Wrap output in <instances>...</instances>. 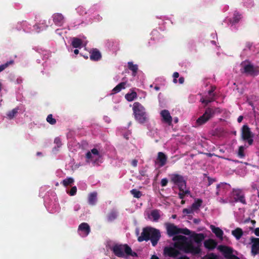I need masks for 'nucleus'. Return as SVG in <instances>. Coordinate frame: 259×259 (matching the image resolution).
<instances>
[{"label":"nucleus","mask_w":259,"mask_h":259,"mask_svg":"<svg viewBox=\"0 0 259 259\" xmlns=\"http://www.w3.org/2000/svg\"><path fill=\"white\" fill-rule=\"evenodd\" d=\"M74 53L75 54V55H77L78 53H79V51L77 49H75L74 50Z\"/></svg>","instance_id":"680f3d73"},{"label":"nucleus","mask_w":259,"mask_h":259,"mask_svg":"<svg viewBox=\"0 0 259 259\" xmlns=\"http://www.w3.org/2000/svg\"><path fill=\"white\" fill-rule=\"evenodd\" d=\"M137 98V94L135 91L128 93L125 95V98L128 102H132Z\"/></svg>","instance_id":"393cba45"},{"label":"nucleus","mask_w":259,"mask_h":259,"mask_svg":"<svg viewBox=\"0 0 259 259\" xmlns=\"http://www.w3.org/2000/svg\"><path fill=\"white\" fill-rule=\"evenodd\" d=\"M193 210L191 207L190 208H186L183 210V213L186 214L193 213Z\"/></svg>","instance_id":"a19ab883"},{"label":"nucleus","mask_w":259,"mask_h":259,"mask_svg":"<svg viewBox=\"0 0 259 259\" xmlns=\"http://www.w3.org/2000/svg\"><path fill=\"white\" fill-rule=\"evenodd\" d=\"M172 76L175 78H177L179 77V73L177 72H175L173 73Z\"/></svg>","instance_id":"603ef678"},{"label":"nucleus","mask_w":259,"mask_h":259,"mask_svg":"<svg viewBox=\"0 0 259 259\" xmlns=\"http://www.w3.org/2000/svg\"><path fill=\"white\" fill-rule=\"evenodd\" d=\"M111 250L116 256L119 257H124V253L127 255L137 256V253L135 252H133L131 248L126 244H115L112 246Z\"/></svg>","instance_id":"20e7f679"},{"label":"nucleus","mask_w":259,"mask_h":259,"mask_svg":"<svg viewBox=\"0 0 259 259\" xmlns=\"http://www.w3.org/2000/svg\"><path fill=\"white\" fill-rule=\"evenodd\" d=\"M229 201L230 203L240 202L243 204H246L244 194L243 191L240 189L233 190L230 194Z\"/></svg>","instance_id":"39448f33"},{"label":"nucleus","mask_w":259,"mask_h":259,"mask_svg":"<svg viewBox=\"0 0 259 259\" xmlns=\"http://www.w3.org/2000/svg\"><path fill=\"white\" fill-rule=\"evenodd\" d=\"M171 217H172V219H176V217H177V215L176 214H173V215H172Z\"/></svg>","instance_id":"774afa93"},{"label":"nucleus","mask_w":259,"mask_h":259,"mask_svg":"<svg viewBox=\"0 0 259 259\" xmlns=\"http://www.w3.org/2000/svg\"><path fill=\"white\" fill-rule=\"evenodd\" d=\"M14 61L13 60H11L6 62V63L0 65V72L4 70L6 68H7L10 65L13 64Z\"/></svg>","instance_id":"f704fd0d"},{"label":"nucleus","mask_w":259,"mask_h":259,"mask_svg":"<svg viewBox=\"0 0 259 259\" xmlns=\"http://www.w3.org/2000/svg\"><path fill=\"white\" fill-rule=\"evenodd\" d=\"M185 189H183L182 190H180V192L179 193V197L181 199H183L186 196L184 192V190Z\"/></svg>","instance_id":"37998d69"},{"label":"nucleus","mask_w":259,"mask_h":259,"mask_svg":"<svg viewBox=\"0 0 259 259\" xmlns=\"http://www.w3.org/2000/svg\"><path fill=\"white\" fill-rule=\"evenodd\" d=\"M161 237L160 231L157 229L147 227L143 229L141 236L138 237V241L140 242L143 241L150 240L153 246H155Z\"/></svg>","instance_id":"f03ea898"},{"label":"nucleus","mask_w":259,"mask_h":259,"mask_svg":"<svg viewBox=\"0 0 259 259\" xmlns=\"http://www.w3.org/2000/svg\"><path fill=\"white\" fill-rule=\"evenodd\" d=\"M91 152L92 153V154H94V155H97L99 157H100V153L99 152V151L96 148H93L91 150Z\"/></svg>","instance_id":"c03bdc74"},{"label":"nucleus","mask_w":259,"mask_h":259,"mask_svg":"<svg viewBox=\"0 0 259 259\" xmlns=\"http://www.w3.org/2000/svg\"><path fill=\"white\" fill-rule=\"evenodd\" d=\"M208 180V186L211 185L213 182L216 181L215 179L211 178L209 176L207 177Z\"/></svg>","instance_id":"79ce46f5"},{"label":"nucleus","mask_w":259,"mask_h":259,"mask_svg":"<svg viewBox=\"0 0 259 259\" xmlns=\"http://www.w3.org/2000/svg\"><path fill=\"white\" fill-rule=\"evenodd\" d=\"M241 136L243 140L253 137L252 133L247 125H243L241 130Z\"/></svg>","instance_id":"f8f14e48"},{"label":"nucleus","mask_w":259,"mask_h":259,"mask_svg":"<svg viewBox=\"0 0 259 259\" xmlns=\"http://www.w3.org/2000/svg\"><path fill=\"white\" fill-rule=\"evenodd\" d=\"M244 147L243 146H241L239 147L238 152L237 155L240 158H244L245 157V154L244 152Z\"/></svg>","instance_id":"473e14b6"},{"label":"nucleus","mask_w":259,"mask_h":259,"mask_svg":"<svg viewBox=\"0 0 259 259\" xmlns=\"http://www.w3.org/2000/svg\"><path fill=\"white\" fill-rule=\"evenodd\" d=\"M254 234L256 236H259V228H256L254 230Z\"/></svg>","instance_id":"864d4df0"},{"label":"nucleus","mask_w":259,"mask_h":259,"mask_svg":"<svg viewBox=\"0 0 259 259\" xmlns=\"http://www.w3.org/2000/svg\"><path fill=\"white\" fill-rule=\"evenodd\" d=\"M74 182V180L72 178H67L66 179H64L62 182V185L65 186L67 187L69 185H71L72 184H73Z\"/></svg>","instance_id":"c756f323"},{"label":"nucleus","mask_w":259,"mask_h":259,"mask_svg":"<svg viewBox=\"0 0 259 259\" xmlns=\"http://www.w3.org/2000/svg\"><path fill=\"white\" fill-rule=\"evenodd\" d=\"M184 194L186 195H187V194H190V191L188 190H185L184 189Z\"/></svg>","instance_id":"4d7b16f0"},{"label":"nucleus","mask_w":259,"mask_h":259,"mask_svg":"<svg viewBox=\"0 0 259 259\" xmlns=\"http://www.w3.org/2000/svg\"><path fill=\"white\" fill-rule=\"evenodd\" d=\"M71 45L73 48H80L82 45V41L81 39L77 37H73L72 38Z\"/></svg>","instance_id":"b1692460"},{"label":"nucleus","mask_w":259,"mask_h":259,"mask_svg":"<svg viewBox=\"0 0 259 259\" xmlns=\"http://www.w3.org/2000/svg\"><path fill=\"white\" fill-rule=\"evenodd\" d=\"M205 259H219L218 256L213 253H211L206 256Z\"/></svg>","instance_id":"58836bf2"},{"label":"nucleus","mask_w":259,"mask_h":259,"mask_svg":"<svg viewBox=\"0 0 259 259\" xmlns=\"http://www.w3.org/2000/svg\"><path fill=\"white\" fill-rule=\"evenodd\" d=\"M126 82H121L117 84L113 90L112 92L114 93H117L119 92L122 89H125Z\"/></svg>","instance_id":"bb28decb"},{"label":"nucleus","mask_w":259,"mask_h":259,"mask_svg":"<svg viewBox=\"0 0 259 259\" xmlns=\"http://www.w3.org/2000/svg\"><path fill=\"white\" fill-rule=\"evenodd\" d=\"M160 115L163 122L167 123L168 125L172 124V118L168 110L164 109L160 112Z\"/></svg>","instance_id":"9b49d317"},{"label":"nucleus","mask_w":259,"mask_h":259,"mask_svg":"<svg viewBox=\"0 0 259 259\" xmlns=\"http://www.w3.org/2000/svg\"><path fill=\"white\" fill-rule=\"evenodd\" d=\"M127 65L128 68L132 71V75L136 76L138 70V66L134 64L133 62H128Z\"/></svg>","instance_id":"412c9836"},{"label":"nucleus","mask_w":259,"mask_h":259,"mask_svg":"<svg viewBox=\"0 0 259 259\" xmlns=\"http://www.w3.org/2000/svg\"><path fill=\"white\" fill-rule=\"evenodd\" d=\"M97 200V193L93 192L89 195L88 202L90 205H94L96 204Z\"/></svg>","instance_id":"aec40b11"},{"label":"nucleus","mask_w":259,"mask_h":259,"mask_svg":"<svg viewBox=\"0 0 259 259\" xmlns=\"http://www.w3.org/2000/svg\"><path fill=\"white\" fill-rule=\"evenodd\" d=\"M243 119V116H241H241H239L238 117L237 121H238L239 123H240V122H241L242 121Z\"/></svg>","instance_id":"5fc2aeb1"},{"label":"nucleus","mask_w":259,"mask_h":259,"mask_svg":"<svg viewBox=\"0 0 259 259\" xmlns=\"http://www.w3.org/2000/svg\"><path fill=\"white\" fill-rule=\"evenodd\" d=\"M133 110L135 118L139 123L143 124L148 120L145 108L141 103L138 102H135Z\"/></svg>","instance_id":"7ed1b4c3"},{"label":"nucleus","mask_w":259,"mask_h":259,"mask_svg":"<svg viewBox=\"0 0 259 259\" xmlns=\"http://www.w3.org/2000/svg\"><path fill=\"white\" fill-rule=\"evenodd\" d=\"M78 231L82 232L83 236H87L91 232L90 227L88 223H82L78 226Z\"/></svg>","instance_id":"ddd939ff"},{"label":"nucleus","mask_w":259,"mask_h":259,"mask_svg":"<svg viewBox=\"0 0 259 259\" xmlns=\"http://www.w3.org/2000/svg\"><path fill=\"white\" fill-rule=\"evenodd\" d=\"M151 259H159L156 255H153L151 257Z\"/></svg>","instance_id":"052dcab7"},{"label":"nucleus","mask_w":259,"mask_h":259,"mask_svg":"<svg viewBox=\"0 0 259 259\" xmlns=\"http://www.w3.org/2000/svg\"><path fill=\"white\" fill-rule=\"evenodd\" d=\"M241 18V16L239 13H235L233 18L232 23H238Z\"/></svg>","instance_id":"2f4dec72"},{"label":"nucleus","mask_w":259,"mask_h":259,"mask_svg":"<svg viewBox=\"0 0 259 259\" xmlns=\"http://www.w3.org/2000/svg\"><path fill=\"white\" fill-rule=\"evenodd\" d=\"M247 63V64H246V62H244L241 63V65L243 67V71L242 72L253 76H257L259 74V67L253 66L248 61Z\"/></svg>","instance_id":"6e6552de"},{"label":"nucleus","mask_w":259,"mask_h":259,"mask_svg":"<svg viewBox=\"0 0 259 259\" xmlns=\"http://www.w3.org/2000/svg\"><path fill=\"white\" fill-rule=\"evenodd\" d=\"M90 59L92 61H98L102 58L100 52L97 49H93L90 51Z\"/></svg>","instance_id":"4468645a"},{"label":"nucleus","mask_w":259,"mask_h":259,"mask_svg":"<svg viewBox=\"0 0 259 259\" xmlns=\"http://www.w3.org/2000/svg\"><path fill=\"white\" fill-rule=\"evenodd\" d=\"M92 153L90 151L86 153L85 157L87 159H90L92 158Z\"/></svg>","instance_id":"09e8293b"},{"label":"nucleus","mask_w":259,"mask_h":259,"mask_svg":"<svg viewBox=\"0 0 259 259\" xmlns=\"http://www.w3.org/2000/svg\"><path fill=\"white\" fill-rule=\"evenodd\" d=\"M156 160L157 162L159 163V166L162 167L164 166L166 163L167 156L164 153L159 152L158 153Z\"/></svg>","instance_id":"2eb2a0df"},{"label":"nucleus","mask_w":259,"mask_h":259,"mask_svg":"<svg viewBox=\"0 0 259 259\" xmlns=\"http://www.w3.org/2000/svg\"><path fill=\"white\" fill-rule=\"evenodd\" d=\"M18 110H19V108L17 107V108H15L13 109L11 111H9L7 113V117L9 119H13L16 115V114L18 113Z\"/></svg>","instance_id":"cd10ccee"},{"label":"nucleus","mask_w":259,"mask_h":259,"mask_svg":"<svg viewBox=\"0 0 259 259\" xmlns=\"http://www.w3.org/2000/svg\"><path fill=\"white\" fill-rule=\"evenodd\" d=\"M131 193L136 198H140L142 195V192L136 189L131 190Z\"/></svg>","instance_id":"7c9ffc66"},{"label":"nucleus","mask_w":259,"mask_h":259,"mask_svg":"<svg viewBox=\"0 0 259 259\" xmlns=\"http://www.w3.org/2000/svg\"><path fill=\"white\" fill-rule=\"evenodd\" d=\"M117 217V212L115 210H112L107 215V219L109 222H112Z\"/></svg>","instance_id":"a878e982"},{"label":"nucleus","mask_w":259,"mask_h":259,"mask_svg":"<svg viewBox=\"0 0 259 259\" xmlns=\"http://www.w3.org/2000/svg\"><path fill=\"white\" fill-rule=\"evenodd\" d=\"M176 248L178 249V248H176L175 246L174 247H165L164 248V253L169 257L176 258L180 254V251ZM178 249H179L178 248Z\"/></svg>","instance_id":"9d476101"},{"label":"nucleus","mask_w":259,"mask_h":259,"mask_svg":"<svg viewBox=\"0 0 259 259\" xmlns=\"http://www.w3.org/2000/svg\"><path fill=\"white\" fill-rule=\"evenodd\" d=\"M215 112V111L213 108H207L203 114L197 119L196 124L198 125H201L204 124L214 116Z\"/></svg>","instance_id":"423d86ee"},{"label":"nucleus","mask_w":259,"mask_h":259,"mask_svg":"<svg viewBox=\"0 0 259 259\" xmlns=\"http://www.w3.org/2000/svg\"><path fill=\"white\" fill-rule=\"evenodd\" d=\"M243 231L240 228H237L232 231V234L236 238L237 240H239L243 235Z\"/></svg>","instance_id":"4be33fe9"},{"label":"nucleus","mask_w":259,"mask_h":259,"mask_svg":"<svg viewBox=\"0 0 259 259\" xmlns=\"http://www.w3.org/2000/svg\"><path fill=\"white\" fill-rule=\"evenodd\" d=\"M210 228L212 232L216 235V236L220 239L223 238V231L219 227H216L213 225H210Z\"/></svg>","instance_id":"a211bd4d"},{"label":"nucleus","mask_w":259,"mask_h":259,"mask_svg":"<svg viewBox=\"0 0 259 259\" xmlns=\"http://www.w3.org/2000/svg\"><path fill=\"white\" fill-rule=\"evenodd\" d=\"M154 89L156 91H159L160 90V88L158 86H155L154 87Z\"/></svg>","instance_id":"69168bd1"},{"label":"nucleus","mask_w":259,"mask_h":259,"mask_svg":"<svg viewBox=\"0 0 259 259\" xmlns=\"http://www.w3.org/2000/svg\"><path fill=\"white\" fill-rule=\"evenodd\" d=\"M202 200L201 199H197L195 200L194 202L192 204L191 208L192 209L193 211L199 209V207L202 204Z\"/></svg>","instance_id":"5701e85b"},{"label":"nucleus","mask_w":259,"mask_h":259,"mask_svg":"<svg viewBox=\"0 0 259 259\" xmlns=\"http://www.w3.org/2000/svg\"><path fill=\"white\" fill-rule=\"evenodd\" d=\"M210 102H211V101L209 100H204L202 101V103H205L206 104H208V103H210Z\"/></svg>","instance_id":"bf43d9fd"},{"label":"nucleus","mask_w":259,"mask_h":259,"mask_svg":"<svg viewBox=\"0 0 259 259\" xmlns=\"http://www.w3.org/2000/svg\"><path fill=\"white\" fill-rule=\"evenodd\" d=\"M213 91H214V90H213V89H212L211 90H209V91H208V94H209V95H211V94L213 93Z\"/></svg>","instance_id":"e2e57ef3"},{"label":"nucleus","mask_w":259,"mask_h":259,"mask_svg":"<svg viewBox=\"0 0 259 259\" xmlns=\"http://www.w3.org/2000/svg\"><path fill=\"white\" fill-rule=\"evenodd\" d=\"M140 174L141 176H145L146 175H145V171L144 170H141L140 171Z\"/></svg>","instance_id":"13d9d810"},{"label":"nucleus","mask_w":259,"mask_h":259,"mask_svg":"<svg viewBox=\"0 0 259 259\" xmlns=\"http://www.w3.org/2000/svg\"><path fill=\"white\" fill-rule=\"evenodd\" d=\"M167 234L169 237L174 236V235H178L180 234V228H179L177 226L171 223H166L165 224Z\"/></svg>","instance_id":"1a4fd4ad"},{"label":"nucleus","mask_w":259,"mask_h":259,"mask_svg":"<svg viewBox=\"0 0 259 259\" xmlns=\"http://www.w3.org/2000/svg\"><path fill=\"white\" fill-rule=\"evenodd\" d=\"M138 161L136 159H134L132 161V165L136 167L137 166Z\"/></svg>","instance_id":"8fccbe9b"},{"label":"nucleus","mask_w":259,"mask_h":259,"mask_svg":"<svg viewBox=\"0 0 259 259\" xmlns=\"http://www.w3.org/2000/svg\"><path fill=\"white\" fill-rule=\"evenodd\" d=\"M47 121L52 125H54L56 123V120L53 117V115L51 114L48 115Z\"/></svg>","instance_id":"72a5a7b5"},{"label":"nucleus","mask_w":259,"mask_h":259,"mask_svg":"<svg viewBox=\"0 0 259 259\" xmlns=\"http://www.w3.org/2000/svg\"><path fill=\"white\" fill-rule=\"evenodd\" d=\"M191 237L197 243V246H194L191 239H188L187 237L183 235L174 236L172 240L175 241L174 245L175 247L183 250L186 253H191L193 255L198 254L201 252L200 247L205 236L203 233H194Z\"/></svg>","instance_id":"f257e3e1"},{"label":"nucleus","mask_w":259,"mask_h":259,"mask_svg":"<svg viewBox=\"0 0 259 259\" xmlns=\"http://www.w3.org/2000/svg\"><path fill=\"white\" fill-rule=\"evenodd\" d=\"M244 141H247L249 145H251L253 144V140L252 137L249 138L248 139H243Z\"/></svg>","instance_id":"49530a36"},{"label":"nucleus","mask_w":259,"mask_h":259,"mask_svg":"<svg viewBox=\"0 0 259 259\" xmlns=\"http://www.w3.org/2000/svg\"><path fill=\"white\" fill-rule=\"evenodd\" d=\"M178 121H179V119L178 117L174 118V122L175 123H177L178 122Z\"/></svg>","instance_id":"0e129e2a"},{"label":"nucleus","mask_w":259,"mask_h":259,"mask_svg":"<svg viewBox=\"0 0 259 259\" xmlns=\"http://www.w3.org/2000/svg\"><path fill=\"white\" fill-rule=\"evenodd\" d=\"M173 82H174L175 83H177V82H178L177 78H174Z\"/></svg>","instance_id":"338daca9"},{"label":"nucleus","mask_w":259,"mask_h":259,"mask_svg":"<svg viewBox=\"0 0 259 259\" xmlns=\"http://www.w3.org/2000/svg\"><path fill=\"white\" fill-rule=\"evenodd\" d=\"M151 215L152 217L153 221L157 222L160 217L159 210L158 209H154L152 210L151 212Z\"/></svg>","instance_id":"c85d7f7f"},{"label":"nucleus","mask_w":259,"mask_h":259,"mask_svg":"<svg viewBox=\"0 0 259 259\" xmlns=\"http://www.w3.org/2000/svg\"><path fill=\"white\" fill-rule=\"evenodd\" d=\"M184 77H180L179 79V82L180 84H183L184 82Z\"/></svg>","instance_id":"3c124183"},{"label":"nucleus","mask_w":259,"mask_h":259,"mask_svg":"<svg viewBox=\"0 0 259 259\" xmlns=\"http://www.w3.org/2000/svg\"><path fill=\"white\" fill-rule=\"evenodd\" d=\"M180 234H183L186 235H189L191 234V231L187 228L181 229L180 230Z\"/></svg>","instance_id":"e433bc0d"},{"label":"nucleus","mask_w":259,"mask_h":259,"mask_svg":"<svg viewBox=\"0 0 259 259\" xmlns=\"http://www.w3.org/2000/svg\"><path fill=\"white\" fill-rule=\"evenodd\" d=\"M40 24L38 23L34 25V28L36 30L37 32H39L40 31L48 27V25H44L43 27L39 26Z\"/></svg>","instance_id":"c9c22d12"},{"label":"nucleus","mask_w":259,"mask_h":259,"mask_svg":"<svg viewBox=\"0 0 259 259\" xmlns=\"http://www.w3.org/2000/svg\"><path fill=\"white\" fill-rule=\"evenodd\" d=\"M178 259H190L188 256L184 255L182 256H180L178 258Z\"/></svg>","instance_id":"6e6d98bb"},{"label":"nucleus","mask_w":259,"mask_h":259,"mask_svg":"<svg viewBox=\"0 0 259 259\" xmlns=\"http://www.w3.org/2000/svg\"><path fill=\"white\" fill-rule=\"evenodd\" d=\"M230 197L229 198H228L227 199H221L220 200V202L222 203H230Z\"/></svg>","instance_id":"de8ad7c7"},{"label":"nucleus","mask_w":259,"mask_h":259,"mask_svg":"<svg viewBox=\"0 0 259 259\" xmlns=\"http://www.w3.org/2000/svg\"><path fill=\"white\" fill-rule=\"evenodd\" d=\"M168 183V180L166 178H163L161 181V185L162 187L166 186Z\"/></svg>","instance_id":"a18cd8bd"},{"label":"nucleus","mask_w":259,"mask_h":259,"mask_svg":"<svg viewBox=\"0 0 259 259\" xmlns=\"http://www.w3.org/2000/svg\"><path fill=\"white\" fill-rule=\"evenodd\" d=\"M76 192H77L76 187L73 186L71 188V189H70V191L68 192V193L70 196H74L76 194Z\"/></svg>","instance_id":"4c0bfd02"},{"label":"nucleus","mask_w":259,"mask_h":259,"mask_svg":"<svg viewBox=\"0 0 259 259\" xmlns=\"http://www.w3.org/2000/svg\"><path fill=\"white\" fill-rule=\"evenodd\" d=\"M251 241L253 243L251 247V252L255 255L258 253L259 249V238H252Z\"/></svg>","instance_id":"dca6fc26"},{"label":"nucleus","mask_w":259,"mask_h":259,"mask_svg":"<svg viewBox=\"0 0 259 259\" xmlns=\"http://www.w3.org/2000/svg\"><path fill=\"white\" fill-rule=\"evenodd\" d=\"M170 181L174 184L177 185L179 190L186 188V180L184 177L179 174H174L171 175Z\"/></svg>","instance_id":"0eeeda50"},{"label":"nucleus","mask_w":259,"mask_h":259,"mask_svg":"<svg viewBox=\"0 0 259 259\" xmlns=\"http://www.w3.org/2000/svg\"><path fill=\"white\" fill-rule=\"evenodd\" d=\"M216 245L217 243L212 239H208L204 242V247L209 250L213 249L216 247Z\"/></svg>","instance_id":"6ab92c4d"},{"label":"nucleus","mask_w":259,"mask_h":259,"mask_svg":"<svg viewBox=\"0 0 259 259\" xmlns=\"http://www.w3.org/2000/svg\"><path fill=\"white\" fill-rule=\"evenodd\" d=\"M54 143L57 145L58 148H59L62 145L61 139L59 137H57L54 140Z\"/></svg>","instance_id":"ea45409f"},{"label":"nucleus","mask_w":259,"mask_h":259,"mask_svg":"<svg viewBox=\"0 0 259 259\" xmlns=\"http://www.w3.org/2000/svg\"><path fill=\"white\" fill-rule=\"evenodd\" d=\"M53 21L58 26H61L64 22L63 16L60 13H57L53 16Z\"/></svg>","instance_id":"f3484780"}]
</instances>
